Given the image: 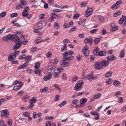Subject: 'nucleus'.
I'll list each match as a JSON object with an SVG mask.
<instances>
[{
    "label": "nucleus",
    "mask_w": 126,
    "mask_h": 126,
    "mask_svg": "<svg viewBox=\"0 0 126 126\" xmlns=\"http://www.w3.org/2000/svg\"><path fill=\"white\" fill-rule=\"evenodd\" d=\"M40 65L41 63H40V62H36L35 65V68L36 69L40 68Z\"/></svg>",
    "instance_id": "nucleus-34"
},
{
    "label": "nucleus",
    "mask_w": 126,
    "mask_h": 126,
    "mask_svg": "<svg viewBox=\"0 0 126 126\" xmlns=\"http://www.w3.org/2000/svg\"><path fill=\"white\" fill-rule=\"evenodd\" d=\"M18 55H19V51H15L14 54H13V56H14L16 58V57L18 56Z\"/></svg>",
    "instance_id": "nucleus-62"
},
{
    "label": "nucleus",
    "mask_w": 126,
    "mask_h": 126,
    "mask_svg": "<svg viewBox=\"0 0 126 126\" xmlns=\"http://www.w3.org/2000/svg\"><path fill=\"white\" fill-rule=\"evenodd\" d=\"M101 97V94L98 93L97 94L94 95V99H99Z\"/></svg>",
    "instance_id": "nucleus-32"
},
{
    "label": "nucleus",
    "mask_w": 126,
    "mask_h": 126,
    "mask_svg": "<svg viewBox=\"0 0 126 126\" xmlns=\"http://www.w3.org/2000/svg\"><path fill=\"white\" fill-rule=\"evenodd\" d=\"M118 29H119V28L118 27V26H114L113 28L111 29V31L112 32H114V31H117Z\"/></svg>",
    "instance_id": "nucleus-47"
},
{
    "label": "nucleus",
    "mask_w": 126,
    "mask_h": 126,
    "mask_svg": "<svg viewBox=\"0 0 126 126\" xmlns=\"http://www.w3.org/2000/svg\"><path fill=\"white\" fill-rule=\"evenodd\" d=\"M111 7H112V9L115 10V9H117V8H118L119 7V6L118 5H117L116 3H115L111 6Z\"/></svg>",
    "instance_id": "nucleus-44"
},
{
    "label": "nucleus",
    "mask_w": 126,
    "mask_h": 126,
    "mask_svg": "<svg viewBox=\"0 0 126 126\" xmlns=\"http://www.w3.org/2000/svg\"><path fill=\"white\" fill-rule=\"evenodd\" d=\"M97 30H98V29H94V30H91L90 32L91 34H94V33H96V32H97Z\"/></svg>",
    "instance_id": "nucleus-55"
},
{
    "label": "nucleus",
    "mask_w": 126,
    "mask_h": 126,
    "mask_svg": "<svg viewBox=\"0 0 126 126\" xmlns=\"http://www.w3.org/2000/svg\"><path fill=\"white\" fill-rule=\"evenodd\" d=\"M100 52V50H99V47H95L94 49L93 53L94 55V56H95L96 57H98V56H99V53Z\"/></svg>",
    "instance_id": "nucleus-15"
},
{
    "label": "nucleus",
    "mask_w": 126,
    "mask_h": 126,
    "mask_svg": "<svg viewBox=\"0 0 126 126\" xmlns=\"http://www.w3.org/2000/svg\"><path fill=\"white\" fill-rule=\"evenodd\" d=\"M67 53H68V56H72V55L74 54V52L71 50H69L67 52Z\"/></svg>",
    "instance_id": "nucleus-56"
},
{
    "label": "nucleus",
    "mask_w": 126,
    "mask_h": 126,
    "mask_svg": "<svg viewBox=\"0 0 126 126\" xmlns=\"http://www.w3.org/2000/svg\"><path fill=\"white\" fill-rule=\"evenodd\" d=\"M90 60L91 62H94L95 61V57L94 55H91Z\"/></svg>",
    "instance_id": "nucleus-60"
},
{
    "label": "nucleus",
    "mask_w": 126,
    "mask_h": 126,
    "mask_svg": "<svg viewBox=\"0 0 126 126\" xmlns=\"http://www.w3.org/2000/svg\"><path fill=\"white\" fill-rule=\"evenodd\" d=\"M51 16H52L54 18H58V17H60V16H59L58 14H56L55 13H51Z\"/></svg>",
    "instance_id": "nucleus-45"
},
{
    "label": "nucleus",
    "mask_w": 126,
    "mask_h": 126,
    "mask_svg": "<svg viewBox=\"0 0 126 126\" xmlns=\"http://www.w3.org/2000/svg\"><path fill=\"white\" fill-rule=\"evenodd\" d=\"M54 27L56 28V29H59L60 28V24L58 23H54Z\"/></svg>",
    "instance_id": "nucleus-51"
},
{
    "label": "nucleus",
    "mask_w": 126,
    "mask_h": 126,
    "mask_svg": "<svg viewBox=\"0 0 126 126\" xmlns=\"http://www.w3.org/2000/svg\"><path fill=\"white\" fill-rule=\"evenodd\" d=\"M100 38H99V37H97V38H95L94 40V42L95 43V44H98V43H99L100 42Z\"/></svg>",
    "instance_id": "nucleus-43"
},
{
    "label": "nucleus",
    "mask_w": 126,
    "mask_h": 126,
    "mask_svg": "<svg viewBox=\"0 0 126 126\" xmlns=\"http://www.w3.org/2000/svg\"><path fill=\"white\" fill-rule=\"evenodd\" d=\"M26 60H27V61H30V60H32V56H29V55L26 56L25 61H26Z\"/></svg>",
    "instance_id": "nucleus-53"
},
{
    "label": "nucleus",
    "mask_w": 126,
    "mask_h": 126,
    "mask_svg": "<svg viewBox=\"0 0 126 126\" xmlns=\"http://www.w3.org/2000/svg\"><path fill=\"white\" fill-rule=\"evenodd\" d=\"M120 58H124L125 57V50H122L121 51L120 53Z\"/></svg>",
    "instance_id": "nucleus-30"
},
{
    "label": "nucleus",
    "mask_w": 126,
    "mask_h": 126,
    "mask_svg": "<svg viewBox=\"0 0 126 126\" xmlns=\"http://www.w3.org/2000/svg\"><path fill=\"white\" fill-rule=\"evenodd\" d=\"M76 60L80 61L82 60V56H81L80 55H78L76 56Z\"/></svg>",
    "instance_id": "nucleus-39"
},
{
    "label": "nucleus",
    "mask_w": 126,
    "mask_h": 126,
    "mask_svg": "<svg viewBox=\"0 0 126 126\" xmlns=\"http://www.w3.org/2000/svg\"><path fill=\"white\" fill-rule=\"evenodd\" d=\"M30 62L29 61H27L26 63H25L24 64H23L22 65L19 66L18 67V70H20V69H24V68H26V67H27L28 65H29Z\"/></svg>",
    "instance_id": "nucleus-9"
},
{
    "label": "nucleus",
    "mask_w": 126,
    "mask_h": 126,
    "mask_svg": "<svg viewBox=\"0 0 126 126\" xmlns=\"http://www.w3.org/2000/svg\"><path fill=\"white\" fill-rule=\"evenodd\" d=\"M124 102V98L122 97H120L118 98V103H123Z\"/></svg>",
    "instance_id": "nucleus-59"
},
{
    "label": "nucleus",
    "mask_w": 126,
    "mask_h": 126,
    "mask_svg": "<svg viewBox=\"0 0 126 126\" xmlns=\"http://www.w3.org/2000/svg\"><path fill=\"white\" fill-rule=\"evenodd\" d=\"M114 85L115 86H119V84H120V82L119 81H114L113 82Z\"/></svg>",
    "instance_id": "nucleus-54"
},
{
    "label": "nucleus",
    "mask_w": 126,
    "mask_h": 126,
    "mask_svg": "<svg viewBox=\"0 0 126 126\" xmlns=\"http://www.w3.org/2000/svg\"><path fill=\"white\" fill-rule=\"evenodd\" d=\"M6 15V12H2L0 14V17H4Z\"/></svg>",
    "instance_id": "nucleus-58"
},
{
    "label": "nucleus",
    "mask_w": 126,
    "mask_h": 126,
    "mask_svg": "<svg viewBox=\"0 0 126 126\" xmlns=\"http://www.w3.org/2000/svg\"><path fill=\"white\" fill-rule=\"evenodd\" d=\"M83 53H84V55H85L86 57H87L90 55L89 50H85V51H83Z\"/></svg>",
    "instance_id": "nucleus-41"
},
{
    "label": "nucleus",
    "mask_w": 126,
    "mask_h": 126,
    "mask_svg": "<svg viewBox=\"0 0 126 126\" xmlns=\"http://www.w3.org/2000/svg\"><path fill=\"white\" fill-rule=\"evenodd\" d=\"M55 68L56 67H55L54 65H50L47 68L48 71L49 73H52V72H54V71H55Z\"/></svg>",
    "instance_id": "nucleus-12"
},
{
    "label": "nucleus",
    "mask_w": 126,
    "mask_h": 126,
    "mask_svg": "<svg viewBox=\"0 0 126 126\" xmlns=\"http://www.w3.org/2000/svg\"><path fill=\"white\" fill-rule=\"evenodd\" d=\"M86 78L89 79L90 81H93V80H96L97 77L96 76H94L93 75H88L86 76Z\"/></svg>",
    "instance_id": "nucleus-8"
},
{
    "label": "nucleus",
    "mask_w": 126,
    "mask_h": 126,
    "mask_svg": "<svg viewBox=\"0 0 126 126\" xmlns=\"http://www.w3.org/2000/svg\"><path fill=\"white\" fill-rule=\"evenodd\" d=\"M15 44L13 47V50H18L22 46V42H21L20 38L18 36L17 38L14 40Z\"/></svg>",
    "instance_id": "nucleus-2"
},
{
    "label": "nucleus",
    "mask_w": 126,
    "mask_h": 126,
    "mask_svg": "<svg viewBox=\"0 0 126 126\" xmlns=\"http://www.w3.org/2000/svg\"><path fill=\"white\" fill-rule=\"evenodd\" d=\"M126 20V16H123L119 21V24H123L124 23V21Z\"/></svg>",
    "instance_id": "nucleus-23"
},
{
    "label": "nucleus",
    "mask_w": 126,
    "mask_h": 126,
    "mask_svg": "<svg viewBox=\"0 0 126 126\" xmlns=\"http://www.w3.org/2000/svg\"><path fill=\"white\" fill-rule=\"evenodd\" d=\"M121 111L122 113H125V112H126V106H124L121 108Z\"/></svg>",
    "instance_id": "nucleus-64"
},
{
    "label": "nucleus",
    "mask_w": 126,
    "mask_h": 126,
    "mask_svg": "<svg viewBox=\"0 0 126 126\" xmlns=\"http://www.w3.org/2000/svg\"><path fill=\"white\" fill-rule=\"evenodd\" d=\"M23 116H24L26 118H28L30 116V113L28 112H25L23 113Z\"/></svg>",
    "instance_id": "nucleus-31"
},
{
    "label": "nucleus",
    "mask_w": 126,
    "mask_h": 126,
    "mask_svg": "<svg viewBox=\"0 0 126 126\" xmlns=\"http://www.w3.org/2000/svg\"><path fill=\"white\" fill-rule=\"evenodd\" d=\"M18 14L17 13H13L10 15V17L11 18H14V17H17Z\"/></svg>",
    "instance_id": "nucleus-40"
},
{
    "label": "nucleus",
    "mask_w": 126,
    "mask_h": 126,
    "mask_svg": "<svg viewBox=\"0 0 126 126\" xmlns=\"http://www.w3.org/2000/svg\"><path fill=\"white\" fill-rule=\"evenodd\" d=\"M52 74H47L44 77L43 80L44 81H48L52 78Z\"/></svg>",
    "instance_id": "nucleus-18"
},
{
    "label": "nucleus",
    "mask_w": 126,
    "mask_h": 126,
    "mask_svg": "<svg viewBox=\"0 0 126 126\" xmlns=\"http://www.w3.org/2000/svg\"><path fill=\"white\" fill-rule=\"evenodd\" d=\"M121 14H122V11H118L114 13L113 16H114V17H117L118 15H121Z\"/></svg>",
    "instance_id": "nucleus-29"
},
{
    "label": "nucleus",
    "mask_w": 126,
    "mask_h": 126,
    "mask_svg": "<svg viewBox=\"0 0 126 126\" xmlns=\"http://www.w3.org/2000/svg\"><path fill=\"white\" fill-rule=\"evenodd\" d=\"M21 5L23 7H24L26 4H27V3L25 2V0H21Z\"/></svg>",
    "instance_id": "nucleus-28"
},
{
    "label": "nucleus",
    "mask_w": 126,
    "mask_h": 126,
    "mask_svg": "<svg viewBox=\"0 0 126 126\" xmlns=\"http://www.w3.org/2000/svg\"><path fill=\"white\" fill-rule=\"evenodd\" d=\"M28 12H22V16H23V17H28Z\"/></svg>",
    "instance_id": "nucleus-36"
},
{
    "label": "nucleus",
    "mask_w": 126,
    "mask_h": 126,
    "mask_svg": "<svg viewBox=\"0 0 126 126\" xmlns=\"http://www.w3.org/2000/svg\"><path fill=\"white\" fill-rule=\"evenodd\" d=\"M94 68L95 69H97V70H100V69H102L103 67H102L101 62H95L94 63Z\"/></svg>",
    "instance_id": "nucleus-7"
},
{
    "label": "nucleus",
    "mask_w": 126,
    "mask_h": 126,
    "mask_svg": "<svg viewBox=\"0 0 126 126\" xmlns=\"http://www.w3.org/2000/svg\"><path fill=\"white\" fill-rule=\"evenodd\" d=\"M63 60L60 62L61 65L63 67H67L68 66V62H67L68 61H73L74 60V57L72 55H69L68 57V53L67 51L63 53Z\"/></svg>",
    "instance_id": "nucleus-1"
},
{
    "label": "nucleus",
    "mask_w": 126,
    "mask_h": 126,
    "mask_svg": "<svg viewBox=\"0 0 126 126\" xmlns=\"http://www.w3.org/2000/svg\"><path fill=\"white\" fill-rule=\"evenodd\" d=\"M81 7H86L87 6V2H82L80 4Z\"/></svg>",
    "instance_id": "nucleus-37"
},
{
    "label": "nucleus",
    "mask_w": 126,
    "mask_h": 126,
    "mask_svg": "<svg viewBox=\"0 0 126 126\" xmlns=\"http://www.w3.org/2000/svg\"><path fill=\"white\" fill-rule=\"evenodd\" d=\"M17 20H14L11 22L12 24L14 25V26H17V27H20L21 25L19 24L18 23H16Z\"/></svg>",
    "instance_id": "nucleus-24"
},
{
    "label": "nucleus",
    "mask_w": 126,
    "mask_h": 126,
    "mask_svg": "<svg viewBox=\"0 0 126 126\" xmlns=\"http://www.w3.org/2000/svg\"><path fill=\"white\" fill-rule=\"evenodd\" d=\"M26 58V55L25 54H24L19 56V60H25Z\"/></svg>",
    "instance_id": "nucleus-38"
},
{
    "label": "nucleus",
    "mask_w": 126,
    "mask_h": 126,
    "mask_svg": "<svg viewBox=\"0 0 126 126\" xmlns=\"http://www.w3.org/2000/svg\"><path fill=\"white\" fill-rule=\"evenodd\" d=\"M83 83V81H79L77 82L74 87V90H75V91H80V90L82 89V85Z\"/></svg>",
    "instance_id": "nucleus-4"
},
{
    "label": "nucleus",
    "mask_w": 126,
    "mask_h": 126,
    "mask_svg": "<svg viewBox=\"0 0 126 126\" xmlns=\"http://www.w3.org/2000/svg\"><path fill=\"white\" fill-rule=\"evenodd\" d=\"M37 102V98L35 97H32V98L30 100V106L29 107V109L32 110L33 109V107H34V104H35Z\"/></svg>",
    "instance_id": "nucleus-6"
},
{
    "label": "nucleus",
    "mask_w": 126,
    "mask_h": 126,
    "mask_svg": "<svg viewBox=\"0 0 126 126\" xmlns=\"http://www.w3.org/2000/svg\"><path fill=\"white\" fill-rule=\"evenodd\" d=\"M42 41H43V39L39 38V39H36L35 41V43L36 45H38V44H40V43H41V42H42Z\"/></svg>",
    "instance_id": "nucleus-35"
},
{
    "label": "nucleus",
    "mask_w": 126,
    "mask_h": 126,
    "mask_svg": "<svg viewBox=\"0 0 126 126\" xmlns=\"http://www.w3.org/2000/svg\"><path fill=\"white\" fill-rule=\"evenodd\" d=\"M116 59V56H114V55L108 56L107 57V59L108 61H114Z\"/></svg>",
    "instance_id": "nucleus-21"
},
{
    "label": "nucleus",
    "mask_w": 126,
    "mask_h": 126,
    "mask_svg": "<svg viewBox=\"0 0 126 126\" xmlns=\"http://www.w3.org/2000/svg\"><path fill=\"white\" fill-rule=\"evenodd\" d=\"M16 58L13 55V53L10 54L9 56L8 57V60L9 62H12V61H14Z\"/></svg>",
    "instance_id": "nucleus-17"
},
{
    "label": "nucleus",
    "mask_w": 126,
    "mask_h": 126,
    "mask_svg": "<svg viewBox=\"0 0 126 126\" xmlns=\"http://www.w3.org/2000/svg\"><path fill=\"white\" fill-rule=\"evenodd\" d=\"M99 57H106L107 53L104 50L100 51L98 54Z\"/></svg>",
    "instance_id": "nucleus-19"
},
{
    "label": "nucleus",
    "mask_w": 126,
    "mask_h": 126,
    "mask_svg": "<svg viewBox=\"0 0 126 126\" xmlns=\"http://www.w3.org/2000/svg\"><path fill=\"white\" fill-rule=\"evenodd\" d=\"M91 114L92 115V116H96V117L94 118V120L95 121H98V120L100 119V114H99V113L96 111L94 112H91Z\"/></svg>",
    "instance_id": "nucleus-13"
},
{
    "label": "nucleus",
    "mask_w": 126,
    "mask_h": 126,
    "mask_svg": "<svg viewBox=\"0 0 126 126\" xmlns=\"http://www.w3.org/2000/svg\"><path fill=\"white\" fill-rule=\"evenodd\" d=\"M1 115L2 117H6V118H8L9 117V113H8V110L5 109L1 111Z\"/></svg>",
    "instance_id": "nucleus-11"
},
{
    "label": "nucleus",
    "mask_w": 126,
    "mask_h": 126,
    "mask_svg": "<svg viewBox=\"0 0 126 126\" xmlns=\"http://www.w3.org/2000/svg\"><path fill=\"white\" fill-rule=\"evenodd\" d=\"M29 98H30V96L28 95H24L22 97V100L24 101V102H27V99H29Z\"/></svg>",
    "instance_id": "nucleus-25"
},
{
    "label": "nucleus",
    "mask_w": 126,
    "mask_h": 126,
    "mask_svg": "<svg viewBox=\"0 0 126 126\" xmlns=\"http://www.w3.org/2000/svg\"><path fill=\"white\" fill-rule=\"evenodd\" d=\"M22 86H23V85H20L19 86H15L13 87V90H14V91H17V90H19V89H21Z\"/></svg>",
    "instance_id": "nucleus-22"
},
{
    "label": "nucleus",
    "mask_w": 126,
    "mask_h": 126,
    "mask_svg": "<svg viewBox=\"0 0 126 126\" xmlns=\"http://www.w3.org/2000/svg\"><path fill=\"white\" fill-rule=\"evenodd\" d=\"M35 74H39V75H41V69H35L34 70Z\"/></svg>",
    "instance_id": "nucleus-33"
},
{
    "label": "nucleus",
    "mask_w": 126,
    "mask_h": 126,
    "mask_svg": "<svg viewBox=\"0 0 126 126\" xmlns=\"http://www.w3.org/2000/svg\"><path fill=\"white\" fill-rule=\"evenodd\" d=\"M54 87H55V88L56 89H57L58 90H59V91H61V87H60V86L58 84H55L54 85Z\"/></svg>",
    "instance_id": "nucleus-49"
},
{
    "label": "nucleus",
    "mask_w": 126,
    "mask_h": 126,
    "mask_svg": "<svg viewBox=\"0 0 126 126\" xmlns=\"http://www.w3.org/2000/svg\"><path fill=\"white\" fill-rule=\"evenodd\" d=\"M89 47L88 45H86L84 48L82 49V52H85V51H88Z\"/></svg>",
    "instance_id": "nucleus-46"
},
{
    "label": "nucleus",
    "mask_w": 126,
    "mask_h": 126,
    "mask_svg": "<svg viewBox=\"0 0 126 126\" xmlns=\"http://www.w3.org/2000/svg\"><path fill=\"white\" fill-rule=\"evenodd\" d=\"M18 35L15 34H8L7 35L4 36L2 38L3 41H7V40H12V41H14L17 37Z\"/></svg>",
    "instance_id": "nucleus-3"
},
{
    "label": "nucleus",
    "mask_w": 126,
    "mask_h": 126,
    "mask_svg": "<svg viewBox=\"0 0 126 126\" xmlns=\"http://www.w3.org/2000/svg\"><path fill=\"white\" fill-rule=\"evenodd\" d=\"M66 104V101L64 100L63 102H62L61 103H60L59 106V107H63V106H64Z\"/></svg>",
    "instance_id": "nucleus-52"
},
{
    "label": "nucleus",
    "mask_w": 126,
    "mask_h": 126,
    "mask_svg": "<svg viewBox=\"0 0 126 126\" xmlns=\"http://www.w3.org/2000/svg\"><path fill=\"white\" fill-rule=\"evenodd\" d=\"M47 2L51 5L52 4H54V2H55V0H47Z\"/></svg>",
    "instance_id": "nucleus-57"
},
{
    "label": "nucleus",
    "mask_w": 126,
    "mask_h": 126,
    "mask_svg": "<svg viewBox=\"0 0 126 126\" xmlns=\"http://www.w3.org/2000/svg\"><path fill=\"white\" fill-rule=\"evenodd\" d=\"M78 102V101L77 100V99H74L72 102V103L73 104V105H76V104H77V103Z\"/></svg>",
    "instance_id": "nucleus-61"
},
{
    "label": "nucleus",
    "mask_w": 126,
    "mask_h": 126,
    "mask_svg": "<svg viewBox=\"0 0 126 126\" xmlns=\"http://www.w3.org/2000/svg\"><path fill=\"white\" fill-rule=\"evenodd\" d=\"M66 49H67V45H66V44H65L61 48L62 52H65V51H66Z\"/></svg>",
    "instance_id": "nucleus-27"
},
{
    "label": "nucleus",
    "mask_w": 126,
    "mask_h": 126,
    "mask_svg": "<svg viewBox=\"0 0 126 126\" xmlns=\"http://www.w3.org/2000/svg\"><path fill=\"white\" fill-rule=\"evenodd\" d=\"M77 79H78V77L77 76H75L72 78L71 82H75Z\"/></svg>",
    "instance_id": "nucleus-48"
},
{
    "label": "nucleus",
    "mask_w": 126,
    "mask_h": 126,
    "mask_svg": "<svg viewBox=\"0 0 126 126\" xmlns=\"http://www.w3.org/2000/svg\"><path fill=\"white\" fill-rule=\"evenodd\" d=\"M112 71H109L108 72H106L105 74V77H106V78H108L109 77H111L112 76Z\"/></svg>",
    "instance_id": "nucleus-26"
},
{
    "label": "nucleus",
    "mask_w": 126,
    "mask_h": 126,
    "mask_svg": "<svg viewBox=\"0 0 126 126\" xmlns=\"http://www.w3.org/2000/svg\"><path fill=\"white\" fill-rule=\"evenodd\" d=\"M46 26H47V24L45 21H40L37 24V27L38 29H40V30L44 29Z\"/></svg>",
    "instance_id": "nucleus-5"
},
{
    "label": "nucleus",
    "mask_w": 126,
    "mask_h": 126,
    "mask_svg": "<svg viewBox=\"0 0 126 126\" xmlns=\"http://www.w3.org/2000/svg\"><path fill=\"white\" fill-rule=\"evenodd\" d=\"M73 19H78V18H79V14L77 13L74 15L73 17Z\"/></svg>",
    "instance_id": "nucleus-50"
},
{
    "label": "nucleus",
    "mask_w": 126,
    "mask_h": 126,
    "mask_svg": "<svg viewBox=\"0 0 126 126\" xmlns=\"http://www.w3.org/2000/svg\"><path fill=\"white\" fill-rule=\"evenodd\" d=\"M54 116H45L44 120H46L47 121L49 120H53Z\"/></svg>",
    "instance_id": "nucleus-42"
},
{
    "label": "nucleus",
    "mask_w": 126,
    "mask_h": 126,
    "mask_svg": "<svg viewBox=\"0 0 126 126\" xmlns=\"http://www.w3.org/2000/svg\"><path fill=\"white\" fill-rule=\"evenodd\" d=\"M100 63H101L102 67L103 68V66H108V65L109 64V61L102 60L100 62Z\"/></svg>",
    "instance_id": "nucleus-14"
},
{
    "label": "nucleus",
    "mask_w": 126,
    "mask_h": 126,
    "mask_svg": "<svg viewBox=\"0 0 126 126\" xmlns=\"http://www.w3.org/2000/svg\"><path fill=\"white\" fill-rule=\"evenodd\" d=\"M87 102V98H81L80 100V104L81 105H83L84 104H86Z\"/></svg>",
    "instance_id": "nucleus-20"
},
{
    "label": "nucleus",
    "mask_w": 126,
    "mask_h": 126,
    "mask_svg": "<svg viewBox=\"0 0 126 126\" xmlns=\"http://www.w3.org/2000/svg\"><path fill=\"white\" fill-rule=\"evenodd\" d=\"M23 94H24V91H21L18 93V95L19 96H23Z\"/></svg>",
    "instance_id": "nucleus-63"
},
{
    "label": "nucleus",
    "mask_w": 126,
    "mask_h": 126,
    "mask_svg": "<svg viewBox=\"0 0 126 126\" xmlns=\"http://www.w3.org/2000/svg\"><path fill=\"white\" fill-rule=\"evenodd\" d=\"M93 13V10L92 9V8H88L86 11L85 16L86 17H89V16H90V15H92Z\"/></svg>",
    "instance_id": "nucleus-10"
},
{
    "label": "nucleus",
    "mask_w": 126,
    "mask_h": 126,
    "mask_svg": "<svg viewBox=\"0 0 126 126\" xmlns=\"http://www.w3.org/2000/svg\"><path fill=\"white\" fill-rule=\"evenodd\" d=\"M84 43L85 44H88L90 43V45H92L93 43V41H92V38H87L84 40Z\"/></svg>",
    "instance_id": "nucleus-16"
}]
</instances>
